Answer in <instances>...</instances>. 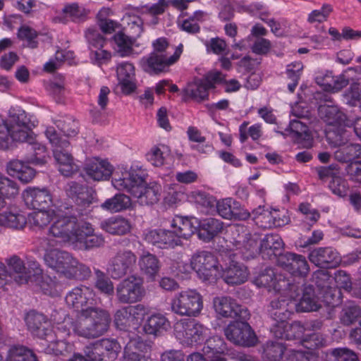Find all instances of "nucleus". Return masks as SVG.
Wrapping results in <instances>:
<instances>
[{"label": "nucleus", "instance_id": "nucleus-10", "mask_svg": "<svg viewBox=\"0 0 361 361\" xmlns=\"http://www.w3.org/2000/svg\"><path fill=\"white\" fill-rule=\"evenodd\" d=\"M148 313V307L143 304L123 307L116 312L114 322L118 329L131 332L139 327Z\"/></svg>", "mask_w": 361, "mask_h": 361}, {"label": "nucleus", "instance_id": "nucleus-20", "mask_svg": "<svg viewBox=\"0 0 361 361\" xmlns=\"http://www.w3.org/2000/svg\"><path fill=\"white\" fill-rule=\"evenodd\" d=\"M23 195L26 205L34 209H44L51 205L57 209L61 207L45 188H28L23 192Z\"/></svg>", "mask_w": 361, "mask_h": 361}, {"label": "nucleus", "instance_id": "nucleus-40", "mask_svg": "<svg viewBox=\"0 0 361 361\" xmlns=\"http://www.w3.org/2000/svg\"><path fill=\"white\" fill-rule=\"evenodd\" d=\"M5 361H37L35 354L23 345H12L6 354Z\"/></svg>", "mask_w": 361, "mask_h": 361}, {"label": "nucleus", "instance_id": "nucleus-6", "mask_svg": "<svg viewBox=\"0 0 361 361\" xmlns=\"http://www.w3.org/2000/svg\"><path fill=\"white\" fill-rule=\"evenodd\" d=\"M76 216L64 213L61 207L53 210L49 235L60 245H73L80 228V222Z\"/></svg>", "mask_w": 361, "mask_h": 361}, {"label": "nucleus", "instance_id": "nucleus-63", "mask_svg": "<svg viewBox=\"0 0 361 361\" xmlns=\"http://www.w3.org/2000/svg\"><path fill=\"white\" fill-rule=\"evenodd\" d=\"M134 37H139L143 31L142 19L132 13H126L123 18Z\"/></svg>", "mask_w": 361, "mask_h": 361}, {"label": "nucleus", "instance_id": "nucleus-13", "mask_svg": "<svg viewBox=\"0 0 361 361\" xmlns=\"http://www.w3.org/2000/svg\"><path fill=\"white\" fill-rule=\"evenodd\" d=\"M233 229V244L244 258H253L259 254V237L257 234H250L240 226H235Z\"/></svg>", "mask_w": 361, "mask_h": 361}, {"label": "nucleus", "instance_id": "nucleus-34", "mask_svg": "<svg viewBox=\"0 0 361 361\" xmlns=\"http://www.w3.org/2000/svg\"><path fill=\"white\" fill-rule=\"evenodd\" d=\"M6 171L23 183L30 182L35 176V171L32 167L18 159L10 161L6 165Z\"/></svg>", "mask_w": 361, "mask_h": 361}, {"label": "nucleus", "instance_id": "nucleus-30", "mask_svg": "<svg viewBox=\"0 0 361 361\" xmlns=\"http://www.w3.org/2000/svg\"><path fill=\"white\" fill-rule=\"evenodd\" d=\"M170 228L180 240L189 239L197 231V221L195 218L175 216L170 222Z\"/></svg>", "mask_w": 361, "mask_h": 361}, {"label": "nucleus", "instance_id": "nucleus-9", "mask_svg": "<svg viewBox=\"0 0 361 361\" xmlns=\"http://www.w3.org/2000/svg\"><path fill=\"white\" fill-rule=\"evenodd\" d=\"M192 269L203 281L213 283L219 276V262L216 257L208 251H197L190 259Z\"/></svg>", "mask_w": 361, "mask_h": 361}, {"label": "nucleus", "instance_id": "nucleus-33", "mask_svg": "<svg viewBox=\"0 0 361 361\" xmlns=\"http://www.w3.org/2000/svg\"><path fill=\"white\" fill-rule=\"evenodd\" d=\"M320 118L330 126H345L348 119L339 109L338 106L334 104H324L318 109Z\"/></svg>", "mask_w": 361, "mask_h": 361}, {"label": "nucleus", "instance_id": "nucleus-56", "mask_svg": "<svg viewBox=\"0 0 361 361\" xmlns=\"http://www.w3.org/2000/svg\"><path fill=\"white\" fill-rule=\"evenodd\" d=\"M114 40L117 46V51L122 56H129L133 51V40L123 33L114 35Z\"/></svg>", "mask_w": 361, "mask_h": 361}, {"label": "nucleus", "instance_id": "nucleus-3", "mask_svg": "<svg viewBox=\"0 0 361 361\" xmlns=\"http://www.w3.org/2000/svg\"><path fill=\"white\" fill-rule=\"evenodd\" d=\"M14 142H26L28 147L32 149L35 155H40L39 158H35L32 161L39 164L45 163L44 154L46 147L37 142L30 134L29 121L24 111L18 110V113L10 114V124L0 125V148L6 149Z\"/></svg>", "mask_w": 361, "mask_h": 361}, {"label": "nucleus", "instance_id": "nucleus-58", "mask_svg": "<svg viewBox=\"0 0 361 361\" xmlns=\"http://www.w3.org/2000/svg\"><path fill=\"white\" fill-rule=\"evenodd\" d=\"M85 37L89 44L90 51L103 48L106 43L104 37L94 28H88L85 32Z\"/></svg>", "mask_w": 361, "mask_h": 361}, {"label": "nucleus", "instance_id": "nucleus-39", "mask_svg": "<svg viewBox=\"0 0 361 361\" xmlns=\"http://www.w3.org/2000/svg\"><path fill=\"white\" fill-rule=\"evenodd\" d=\"M170 326L168 319L161 314L150 316L145 323L142 330L146 334L157 335Z\"/></svg>", "mask_w": 361, "mask_h": 361}, {"label": "nucleus", "instance_id": "nucleus-45", "mask_svg": "<svg viewBox=\"0 0 361 361\" xmlns=\"http://www.w3.org/2000/svg\"><path fill=\"white\" fill-rule=\"evenodd\" d=\"M335 158L342 162H348L361 158V145L357 143L345 144L335 152Z\"/></svg>", "mask_w": 361, "mask_h": 361}, {"label": "nucleus", "instance_id": "nucleus-22", "mask_svg": "<svg viewBox=\"0 0 361 361\" xmlns=\"http://www.w3.org/2000/svg\"><path fill=\"white\" fill-rule=\"evenodd\" d=\"M278 262L293 275L305 277L310 271L308 262L301 255L288 252L279 257Z\"/></svg>", "mask_w": 361, "mask_h": 361}, {"label": "nucleus", "instance_id": "nucleus-44", "mask_svg": "<svg viewBox=\"0 0 361 361\" xmlns=\"http://www.w3.org/2000/svg\"><path fill=\"white\" fill-rule=\"evenodd\" d=\"M27 224L26 216L19 212H4L0 214V227H5L13 229H22Z\"/></svg>", "mask_w": 361, "mask_h": 361}, {"label": "nucleus", "instance_id": "nucleus-25", "mask_svg": "<svg viewBox=\"0 0 361 361\" xmlns=\"http://www.w3.org/2000/svg\"><path fill=\"white\" fill-rule=\"evenodd\" d=\"M219 276L230 286H238L245 283L249 276V271L243 264L231 261L222 268Z\"/></svg>", "mask_w": 361, "mask_h": 361}, {"label": "nucleus", "instance_id": "nucleus-31", "mask_svg": "<svg viewBox=\"0 0 361 361\" xmlns=\"http://www.w3.org/2000/svg\"><path fill=\"white\" fill-rule=\"evenodd\" d=\"M116 75L118 84L124 94H129L135 90V71L133 63H119L116 68Z\"/></svg>", "mask_w": 361, "mask_h": 361}, {"label": "nucleus", "instance_id": "nucleus-36", "mask_svg": "<svg viewBox=\"0 0 361 361\" xmlns=\"http://www.w3.org/2000/svg\"><path fill=\"white\" fill-rule=\"evenodd\" d=\"M283 242L277 234H267L259 238V254L264 259H271L276 256V252L282 249Z\"/></svg>", "mask_w": 361, "mask_h": 361}, {"label": "nucleus", "instance_id": "nucleus-32", "mask_svg": "<svg viewBox=\"0 0 361 361\" xmlns=\"http://www.w3.org/2000/svg\"><path fill=\"white\" fill-rule=\"evenodd\" d=\"M87 175L94 180H106L113 173L114 166L105 159L90 160L85 168Z\"/></svg>", "mask_w": 361, "mask_h": 361}, {"label": "nucleus", "instance_id": "nucleus-29", "mask_svg": "<svg viewBox=\"0 0 361 361\" xmlns=\"http://www.w3.org/2000/svg\"><path fill=\"white\" fill-rule=\"evenodd\" d=\"M219 214L226 219L246 220L250 216L247 210H240L239 204L231 198H226L216 202Z\"/></svg>", "mask_w": 361, "mask_h": 361}, {"label": "nucleus", "instance_id": "nucleus-42", "mask_svg": "<svg viewBox=\"0 0 361 361\" xmlns=\"http://www.w3.org/2000/svg\"><path fill=\"white\" fill-rule=\"evenodd\" d=\"M292 302V299L288 300L284 296L272 300L269 310L271 319L273 320H278V318L288 319L290 315L288 306Z\"/></svg>", "mask_w": 361, "mask_h": 361}, {"label": "nucleus", "instance_id": "nucleus-8", "mask_svg": "<svg viewBox=\"0 0 361 361\" xmlns=\"http://www.w3.org/2000/svg\"><path fill=\"white\" fill-rule=\"evenodd\" d=\"M202 308V296L193 289L176 293L171 301V311L180 316L197 317Z\"/></svg>", "mask_w": 361, "mask_h": 361}, {"label": "nucleus", "instance_id": "nucleus-24", "mask_svg": "<svg viewBox=\"0 0 361 361\" xmlns=\"http://www.w3.org/2000/svg\"><path fill=\"white\" fill-rule=\"evenodd\" d=\"M66 302L68 306L75 309L79 313L82 309L94 304V294L90 288L80 286L75 287L67 294Z\"/></svg>", "mask_w": 361, "mask_h": 361}, {"label": "nucleus", "instance_id": "nucleus-17", "mask_svg": "<svg viewBox=\"0 0 361 361\" xmlns=\"http://www.w3.org/2000/svg\"><path fill=\"white\" fill-rule=\"evenodd\" d=\"M213 307L219 317L246 320L250 314L246 308L238 304L230 296H216L213 299Z\"/></svg>", "mask_w": 361, "mask_h": 361}, {"label": "nucleus", "instance_id": "nucleus-1", "mask_svg": "<svg viewBox=\"0 0 361 361\" xmlns=\"http://www.w3.org/2000/svg\"><path fill=\"white\" fill-rule=\"evenodd\" d=\"M109 314L99 307L88 306L77 313L75 321L65 318L58 330L65 335H70L71 331L79 336L94 338L106 333L109 327Z\"/></svg>", "mask_w": 361, "mask_h": 361}, {"label": "nucleus", "instance_id": "nucleus-7", "mask_svg": "<svg viewBox=\"0 0 361 361\" xmlns=\"http://www.w3.org/2000/svg\"><path fill=\"white\" fill-rule=\"evenodd\" d=\"M45 135L53 147L54 158L59 172L64 176H71L77 172L78 166L68 152L70 142L60 137L53 126L47 128Z\"/></svg>", "mask_w": 361, "mask_h": 361}, {"label": "nucleus", "instance_id": "nucleus-61", "mask_svg": "<svg viewBox=\"0 0 361 361\" xmlns=\"http://www.w3.org/2000/svg\"><path fill=\"white\" fill-rule=\"evenodd\" d=\"M320 299L322 302L329 306L337 305L340 302L339 295L340 290L336 286L325 288L319 291Z\"/></svg>", "mask_w": 361, "mask_h": 361}, {"label": "nucleus", "instance_id": "nucleus-64", "mask_svg": "<svg viewBox=\"0 0 361 361\" xmlns=\"http://www.w3.org/2000/svg\"><path fill=\"white\" fill-rule=\"evenodd\" d=\"M328 187L334 195L338 197L346 196L349 190L347 181L341 175L333 180H329Z\"/></svg>", "mask_w": 361, "mask_h": 361}, {"label": "nucleus", "instance_id": "nucleus-5", "mask_svg": "<svg viewBox=\"0 0 361 361\" xmlns=\"http://www.w3.org/2000/svg\"><path fill=\"white\" fill-rule=\"evenodd\" d=\"M44 261L47 267L69 279H83L91 274L90 269L87 266L80 263L65 250H47L44 255Z\"/></svg>", "mask_w": 361, "mask_h": 361}, {"label": "nucleus", "instance_id": "nucleus-2", "mask_svg": "<svg viewBox=\"0 0 361 361\" xmlns=\"http://www.w3.org/2000/svg\"><path fill=\"white\" fill-rule=\"evenodd\" d=\"M145 171L130 168L116 171L112 185L118 190L126 192L137 200L140 205H152L159 200L160 188L157 185L147 184Z\"/></svg>", "mask_w": 361, "mask_h": 361}, {"label": "nucleus", "instance_id": "nucleus-26", "mask_svg": "<svg viewBox=\"0 0 361 361\" xmlns=\"http://www.w3.org/2000/svg\"><path fill=\"white\" fill-rule=\"evenodd\" d=\"M145 239L149 243L161 249L174 248L182 244L180 240L171 228L169 230L156 229L149 231L146 233Z\"/></svg>", "mask_w": 361, "mask_h": 361}, {"label": "nucleus", "instance_id": "nucleus-55", "mask_svg": "<svg viewBox=\"0 0 361 361\" xmlns=\"http://www.w3.org/2000/svg\"><path fill=\"white\" fill-rule=\"evenodd\" d=\"M52 216L53 211L50 212L44 209H38V211L34 212L30 215L29 221L34 226L44 228L49 223L51 224Z\"/></svg>", "mask_w": 361, "mask_h": 361}, {"label": "nucleus", "instance_id": "nucleus-62", "mask_svg": "<svg viewBox=\"0 0 361 361\" xmlns=\"http://www.w3.org/2000/svg\"><path fill=\"white\" fill-rule=\"evenodd\" d=\"M333 8L328 4H323L320 10H313L307 17L310 23H323L327 20L329 15L332 13Z\"/></svg>", "mask_w": 361, "mask_h": 361}, {"label": "nucleus", "instance_id": "nucleus-52", "mask_svg": "<svg viewBox=\"0 0 361 361\" xmlns=\"http://www.w3.org/2000/svg\"><path fill=\"white\" fill-rule=\"evenodd\" d=\"M207 331L208 329L202 324L193 319L185 344L192 345L202 341L207 334Z\"/></svg>", "mask_w": 361, "mask_h": 361}, {"label": "nucleus", "instance_id": "nucleus-15", "mask_svg": "<svg viewBox=\"0 0 361 361\" xmlns=\"http://www.w3.org/2000/svg\"><path fill=\"white\" fill-rule=\"evenodd\" d=\"M254 283L259 287H266L269 290L285 294L287 290L291 291L295 287L282 274L276 273L271 268L261 271L254 279Z\"/></svg>", "mask_w": 361, "mask_h": 361}, {"label": "nucleus", "instance_id": "nucleus-37", "mask_svg": "<svg viewBox=\"0 0 361 361\" xmlns=\"http://www.w3.org/2000/svg\"><path fill=\"white\" fill-rule=\"evenodd\" d=\"M199 237L204 241H209L221 232L223 223L214 218H207L200 221Z\"/></svg>", "mask_w": 361, "mask_h": 361}, {"label": "nucleus", "instance_id": "nucleus-41", "mask_svg": "<svg viewBox=\"0 0 361 361\" xmlns=\"http://www.w3.org/2000/svg\"><path fill=\"white\" fill-rule=\"evenodd\" d=\"M139 266L141 271L151 279H154L160 269L159 259L149 252L140 256Z\"/></svg>", "mask_w": 361, "mask_h": 361}, {"label": "nucleus", "instance_id": "nucleus-60", "mask_svg": "<svg viewBox=\"0 0 361 361\" xmlns=\"http://www.w3.org/2000/svg\"><path fill=\"white\" fill-rule=\"evenodd\" d=\"M109 13V9L104 8L98 13L99 26L105 34H111L119 28V23L111 19L104 18Z\"/></svg>", "mask_w": 361, "mask_h": 361}, {"label": "nucleus", "instance_id": "nucleus-49", "mask_svg": "<svg viewBox=\"0 0 361 361\" xmlns=\"http://www.w3.org/2000/svg\"><path fill=\"white\" fill-rule=\"evenodd\" d=\"M284 350L281 343L268 341L263 346V355L268 361H279Z\"/></svg>", "mask_w": 361, "mask_h": 361}, {"label": "nucleus", "instance_id": "nucleus-19", "mask_svg": "<svg viewBox=\"0 0 361 361\" xmlns=\"http://www.w3.org/2000/svg\"><path fill=\"white\" fill-rule=\"evenodd\" d=\"M87 352L96 361H113L118 355L121 347L114 339H102L87 345Z\"/></svg>", "mask_w": 361, "mask_h": 361}, {"label": "nucleus", "instance_id": "nucleus-28", "mask_svg": "<svg viewBox=\"0 0 361 361\" xmlns=\"http://www.w3.org/2000/svg\"><path fill=\"white\" fill-rule=\"evenodd\" d=\"M150 346L139 336L131 337L127 343L123 356V361H144Z\"/></svg>", "mask_w": 361, "mask_h": 361}, {"label": "nucleus", "instance_id": "nucleus-27", "mask_svg": "<svg viewBox=\"0 0 361 361\" xmlns=\"http://www.w3.org/2000/svg\"><path fill=\"white\" fill-rule=\"evenodd\" d=\"M7 264L11 271L18 274V282L23 283L27 282L32 275L41 274V269L35 262H30L26 267L23 261L17 256H13L7 260Z\"/></svg>", "mask_w": 361, "mask_h": 361}, {"label": "nucleus", "instance_id": "nucleus-57", "mask_svg": "<svg viewBox=\"0 0 361 361\" xmlns=\"http://www.w3.org/2000/svg\"><path fill=\"white\" fill-rule=\"evenodd\" d=\"M351 71H355L359 74H361V67L348 68L342 74L337 76H334L331 87L328 91L336 92L346 87L349 83V79L346 77L345 74Z\"/></svg>", "mask_w": 361, "mask_h": 361}, {"label": "nucleus", "instance_id": "nucleus-21", "mask_svg": "<svg viewBox=\"0 0 361 361\" xmlns=\"http://www.w3.org/2000/svg\"><path fill=\"white\" fill-rule=\"evenodd\" d=\"M104 243V239L101 234L94 233L92 224L87 221L80 222V228L73 243V247L78 249L90 250L101 247Z\"/></svg>", "mask_w": 361, "mask_h": 361}, {"label": "nucleus", "instance_id": "nucleus-23", "mask_svg": "<svg viewBox=\"0 0 361 361\" xmlns=\"http://www.w3.org/2000/svg\"><path fill=\"white\" fill-rule=\"evenodd\" d=\"M308 258L317 267L325 269L336 268L341 261L339 253L331 247L314 249L310 252Z\"/></svg>", "mask_w": 361, "mask_h": 361}, {"label": "nucleus", "instance_id": "nucleus-35", "mask_svg": "<svg viewBox=\"0 0 361 361\" xmlns=\"http://www.w3.org/2000/svg\"><path fill=\"white\" fill-rule=\"evenodd\" d=\"M100 227L111 235H123L130 232L131 224L127 219L121 216H116L102 221Z\"/></svg>", "mask_w": 361, "mask_h": 361}, {"label": "nucleus", "instance_id": "nucleus-14", "mask_svg": "<svg viewBox=\"0 0 361 361\" xmlns=\"http://www.w3.org/2000/svg\"><path fill=\"white\" fill-rule=\"evenodd\" d=\"M295 287L291 291L287 290L285 295L292 299V302L298 312H313L317 311L322 307V300L319 295L315 294L314 290L312 286L304 287L302 291V295L299 292L298 286L294 284Z\"/></svg>", "mask_w": 361, "mask_h": 361}, {"label": "nucleus", "instance_id": "nucleus-12", "mask_svg": "<svg viewBox=\"0 0 361 361\" xmlns=\"http://www.w3.org/2000/svg\"><path fill=\"white\" fill-rule=\"evenodd\" d=\"M145 295L143 280L135 275L130 276L121 281L116 287V297L123 304L141 301Z\"/></svg>", "mask_w": 361, "mask_h": 361}, {"label": "nucleus", "instance_id": "nucleus-11", "mask_svg": "<svg viewBox=\"0 0 361 361\" xmlns=\"http://www.w3.org/2000/svg\"><path fill=\"white\" fill-rule=\"evenodd\" d=\"M183 44L176 47L172 55H159L150 53L142 57L139 62L142 69L149 74H157L168 71L170 66L175 63L183 52Z\"/></svg>", "mask_w": 361, "mask_h": 361}, {"label": "nucleus", "instance_id": "nucleus-47", "mask_svg": "<svg viewBox=\"0 0 361 361\" xmlns=\"http://www.w3.org/2000/svg\"><path fill=\"white\" fill-rule=\"evenodd\" d=\"M65 18H70L72 21L79 23L84 21L89 11L77 3L66 4L62 9Z\"/></svg>", "mask_w": 361, "mask_h": 361}, {"label": "nucleus", "instance_id": "nucleus-51", "mask_svg": "<svg viewBox=\"0 0 361 361\" xmlns=\"http://www.w3.org/2000/svg\"><path fill=\"white\" fill-rule=\"evenodd\" d=\"M361 317V307L353 303L345 305L341 312V321L344 325H350Z\"/></svg>", "mask_w": 361, "mask_h": 361}, {"label": "nucleus", "instance_id": "nucleus-53", "mask_svg": "<svg viewBox=\"0 0 361 361\" xmlns=\"http://www.w3.org/2000/svg\"><path fill=\"white\" fill-rule=\"evenodd\" d=\"M288 319L278 318V320H274V323L271 327V332L273 335L279 338L292 340L293 334H290L289 329V323L287 322Z\"/></svg>", "mask_w": 361, "mask_h": 361}, {"label": "nucleus", "instance_id": "nucleus-50", "mask_svg": "<svg viewBox=\"0 0 361 361\" xmlns=\"http://www.w3.org/2000/svg\"><path fill=\"white\" fill-rule=\"evenodd\" d=\"M253 219L260 227L267 228L274 227L273 211L259 207L252 211Z\"/></svg>", "mask_w": 361, "mask_h": 361}, {"label": "nucleus", "instance_id": "nucleus-46", "mask_svg": "<svg viewBox=\"0 0 361 361\" xmlns=\"http://www.w3.org/2000/svg\"><path fill=\"white\" fill-rule=\"evenodd\" d=\"M169 155V148L164 145H157L152 147L146 154L147 160L154 166H161L165 162L166 158Z\"/></svg>", "mask_w": 361, "mask_h": 361}, {"label": "nucleus", "instance_id": "nucleus-48", "mask_svg": "<svg viewBox=\"0 0 361 361\" xmlns=\"http://www.w3.org/2000/svg\"><path fill=\"white\" fill-rule=\"evenodd\" d=\"M202 350L204 356L210 357L211 355L224 353L226 345L221 337L214 336L206 341Z\"/></svg>", "mask_w": 361, "mask_h": 361}, {"label": "nucleus", "instance_id": "nucleus-4", "mask_svg": "<svg viewBox=\"0 0 361 361\" xmlns=\"http://www.w3.org/2000/svg\"><path fill=\"white\" fill-rule=\"evenodd\" d=\"M25 324L30 333L42 339V345L48 354L65 355L73 351V345L63 340H58L51 329L49 320L42 314L35 311L28 312L25 317Z\"/></svg>", "mask_w": 361, "mask_h": 361}, {"label": "nucleus", "instance_id": "nucleus-43", "mask_svg": "<svg viewBox=\"0 0 361 361\" xmlns=\"http://www.w3.org/2000/svg\"><path fill=\"white\" fill-rule=\"evenodd\" d=\"M130 198L124 194H116L111 198L105 200L101 204V207L111 212H119L130 207Z\"/></svg>", "mask_w": 361, "mask_h": 361}, {"label": "nucleus", "instance_id": "nucleus-38", "mask_svg": "<svg viewBox=\"0 0 361 361\" xmlns=\"http://www.w3.org/2000/svg\"><path fill=\"white\" fill-rule=\"evenodd\" d=\"M209 88L202 79H195L187 84L183 90L184 95L194 101L200 102L208 98Z\"/></svg>", "mask_w": 361, "mask_h": 361}, {"label": "nucleus", "instance_id": "nucleus-16", "mask_svg": "<svg viewBox=\"0 0 361 361\" xmlns=\"http://www.w3.org/2000/svg\"><path fill=\"white\" fill-rule=\"evenodd\" d=\"M137 262V257L129 250H121L111 259L108 271L113 279H118L131 273Z\"/></svg>", "mask_w": 361, "mask_h": 361}, {"label": "nucleus", "instance_id": "nucleus-54", "mask_svg": "<svg viewBox=\"0 0 361 361\" xmlns=\"http://www.w3.org/2000/svg\"><path fill=\"white\" fill-rule=\"evenodd\" d=\"M193 319H182L175 323L173 333L176 338L183 344H185L189 331L191 329Z\"/></svg>", "mask_w": 361, "mask_h": 361}, {"label": "nucleus", "instance_id": "nucleus-59", "mask_svg": "<svg viewBox=\"0 0 361 361\" xmlns=\"http://www.w3.org/2000/svg\"><path fill=\"white\" fill-rule=\"evenodd\" d=\"M18 194L16 183L0 173V195L3 197H13Z\"/></svg>", "mask_w": 361, "mask_h": 361}, {"label": "nucleus", "instance_id": "nucleus-18", "mask_svg": "<svg viewBox=\"0 0 361 361\" xmlns=\"http://www.w3.org/2000/svg\"><path fill=\"white\" fill-rule=\"evenodd\" d=\"M227 339L234 344L243 346H253L257 337L247 322H235L230 324L224 330Z\"/></svg>", "mask_w": 361, "mask_h": 361}]
</instances>
